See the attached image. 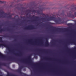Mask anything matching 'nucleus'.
<instances>
[{"mask_svg": "<svg viewBox=\"0 0 76 76\" xmlns=\"http://www.w3.org/2000/svg\"><path fill=\"white\" fill-rule=\"evenodd\" d=\"M47 21H50L53 20L55 21L56 24H61V23H64L65 22L63 21V19H61L60 18L58 17L57 18L54 17H50L49 18L46 19Z\"/></svg>", "mask_w": 76, "mask_h": 76, "instance_id": "nucleus-1", "label": "nucleus"}, {"mask_svg": "<svg viewBox=\"0 0 76 76\" xmlns=\"http://www.w3.org/2000/svg\"><path fill=\"white\" fill-rule=\"evenodd\" d=\"M31 55H30L28 57V58L26 59H19V61H20L21 62H22V63H30V64H31L33 66H35L37 64H34V63H33L32 62V60H31Z\"/></svg>", "mask_w": 76, "mask_h": 76, "instance_id": "nucleus-2", "label": "nucleus"}, {"mask_svg": "<svg viewBox=\"0 0 76 76\" xmlns=\"http://www.w3.org/2000/svg\"><path fill=\"white\" fill-rule=\"evenodd\" d=\"M50 28L52 29H56L55 31H53V32H57L58 30H60V31H63V30H64V31H69V30H68L67 28H56L55 27L53 26H50Z\"/></svg>", "mask_w": 76, "mask_h": 76, "instance_id": "nucleus-3", "label": "nucleus"}, {"mask_svg": "<svg viewBox=\"0 0 76 76\" xmlns=\"http://www.w3.org/2000/svg\"><path fill=\"white\" fill-rule=\"evenodd\" d=\"M76 44V41H75V39L73 38L72 41L68 42L65 45V47L66 49H67V50L69 51H71L72 50L68 48V47H67V45H69V44Z\"/></svg>", "mask_w": 76, "mask_h": 76, "instance_id": "nucleus-4", "label": "nucleus"}, {"mask_svg": "<svg viewBox=\"0 0 76 76\" xmlns=\"http://www.w3.org/2000/svg\"><path fill=\"white\" fill-rule=\"evenodd\" d=\"M35 29V28L33 25H31L24 28V29H26V30H31V29Z\"/></svg>", "mask_w": 76, "mask_h": 76, "instance_id": "nucleus-5", "label": "nucleus"}, {"mask_svg": "<svg viewBox=\"0 0 76 76\" xmlns=\"http://www.w3.org/2000/svg\"><path fill=\"white\" fill-rule=\"evenodd\" d=\"M1 46H4V47H6L8 50L10 51V48H9V47L7 44H6L4 43L2 44H0V47H1Z\"/></svg>", "mask_w": 76, "mask_h": 76, "instance_id": "nucleus-6", "label": "nucleus"}, {"mask_svg": "<svg viewBox=\"0 0 76 76\" xmlns=\"http://www.w3.org/2000/svg\"><path fill=\"white\" fill-rule=\"evenodd\" d=\"M23 67V66H21V67H20L18 69L15 70H14V72H18L20 74H22V68Z\"/></svg>", "mask_w": 76, "mask_h": 76, "instance_id": "nucleus-7", "label": "nucleus"}, {"mask_svg": "<svg viewBox=\"0 0 76 76\" xmlns=\"http://www.w3.org/2000/svg\"><path fill=\"white\" fill-rule=\"evenodd\" d=\"M31 18H35V19H36V20H32V22H37L38 21H39V20L38 19H39V18L37 16H35L34 15Z\"/></svg>", "mask_w": 76, "mask_h": 76, "instance_id": "nucleus-8", "label": "nucleus"}, {"mask_svg": "<svg viewBox=\"0 0 76 76\" xmlns=\"http://www.w3.org/2000/svg\"><path fill=\"white\" fill-rule=\"evenodd\" d=\"M66 16H68V17H70V18H75L76 17L75 15L74 16V15H73L72 14L70 13V12H69V13H67V15H65Z\"/></svg>", "mask_w": 76, "mask_h": 76, "instance_id": "nucleus-9", "label": "nucleus"}, {"mask_svg": "<svg viewBox=\"0 0 76 76\" xmlns=\"http://www.w3.org/2000/svg\"><path fill=\"white\" fill-rule=\"evenodd\" d=\"M45 39L46 41L45 42V44L44 45L45 47H48V46L50 45V44H49V43H48V42L47 40V38H46Z\"/></svg>", "mask_w": 76, "mask_h": 76, "instance_id": "nucleus-10", "label": "nucleus"}, {"mask_svg": "<svg viewBox=\"0 0 76 76\" xmlns=\"http://www.w3.org/2000/svg\"><path fill=\"white\" fill-rule=\"evenodd\" d=\"M0 14L1 15H7V13H5L3 11V10H0Z\"/></svg>", "mask_w": 76, "mask_h": 76, "instance_id": "nucleus-11", "label": "nucleus"}, {"mask_svg": "<svg viewBox=\"0 0 76 76\" xmlns=\"http://www.w3.org/2000/svg\"><path fill=\"white\" fill-rule=\"evenodd\" d=\"M37 51H43V52H45V51H47L48 50H46L45 49H37Z\"/></svg>", "mask_w": 76, "mask_h": 76, "instance_id": "nucleus-12", "label": "nucleus"}, {"mask_svg": "<svg viewBox=\"0 0 76 76\" xmlns=\"http://www.w3.org/2000/svg\"><path fill=\"white\" fill-rule=\"evenodd\" d=\"M26 12H28V13L27 14H26V15H28L29 13H31V12H32V11L31 10H28L26 11Z\"/></svg>", "mask_w": 76, "mask_h": 76, "instance_id": "nucleus-13", "label": "nucleus"}, {"mask_svg": "<svg viewBox=\"0 0 76 76\" xmlns=\"http://www.w3.org/2000/svg\"><path fill=\"white\" fill-rule=\"evenodd\" d=\"M6 30L5 29H2L0 30V33H2L3 32H4Z\"/></svg>", "mask_w": 76, "mask_h": 76, "instance_id": "nucleus-14", "label": "nucleus"}, {"mask_svg": "<svg viewBox=\"0 0 76 76\" xmlns=\"http://www.w3.org/2000/svg\"><path fill=\"white\" fill-rule=\"evenodd\" d=\"M0 42L4 43V42H3V40L2 39V37H0Z\"/></svg>", "mask_w": 76, "mask_h": 76, "instance_id": "nucleus-15", "label": "nucleus"}, {"mask_svg": "<svg viewBox=\"0 0 76 76\" xmlns=\"http://www.w3.org/2000/svg\"><path fill=\"white\" fill-rule=\"evenodd\" d=\"M4 37L6 38H13V37H14V36H12V37H10L9 36H5Z\"/></svg>", "mask_w": 76, "mask_h": 76, "instance_id": "nucleus-16", "label": "nucleus"}, {"mask_svg": "<svg viewBox=\"0 0 76 76\" xmlns=\"http://www.w3.org/2000/svg\"><path fill=\"white\" fill-rule=\"evenodd\" d=\"M6 65V64L4 63L0 64V69L1 68V66H5Z\"/></svg>", "mask_w": 76, "mask_h": 76, "instance_id": "nucleus-17", "label": "nucleus"}, {"mask_svg": "<svg viewBox=\"0 0 76 76\" xmlns=\"http://www.w3.org/2000/svg\"><path fill=\"white\" fill-rule=\"evenodd\" d=\"M38 12V11H37L35 10H33L31 11V12H32V13H37V12Z\"/></svg>", "mask_w": 76, "mask_h": 76, "instance_id": "nucleus-18", "label": "nucleus"}, {"mask_svg": "<svg viewBox=\"0 0 76 76\" xmlns=\"http://www.w3.org/2000/svg\"><path fill=\"white\" fill-rule=\"evenodd\" d=\"M48 23L50 25H55V24H56V23H51L50 22H48Z\"/></svg>", "mask_w": 76, "mask_h": 76, "instance_id": "nucleus-19", "label": "nucleus"}, {"mask_svg": "<svg viewBox=\"0 0 76 76\" xmlns=\"http://www.w3.org/2000/svg\"><path fill=\"white\" fill-rule=\"evenodd\" d=\"M13 54L14 55H15V56H19V54L14 53V52H13Z\"/></svg>", "mask_w": 76, "mask_h": 76, "instance_id": "nucleus-20", "label": "nucleus"}, {"mask_svg": "<svg viewBox=\"0 0 76 76\" xmlns=\"http://www.w3.org/2000/svg\"><path fill=\"white\" fill-rule=\"evenodd\" d=\"M42 38H41V39H40V41H41V45H42V44H43V43H42Z\"/></svg>", "mask_w": 76, "mask_h": 76, "instance_id": "nucleus-21", "label": "nucleus"}, {"mask_svg": "<svg viewBox=\"0 0 76 76\" xmlns=\"http://www.w3.org/2000/svg\"><path fill=\"white\" fill-rule=\"evenodd\" d=\"M0 56H1V57H3V54H2L0 52Z\"/></svg>", "mask_w": 76, "mask_h": 76, "instance_id": "nucleus-22", "label": "nucleus"}, {"mask_svg": "<svg viewBox=\"0 0 76 76\" xmlns=\"http://www.w3.org/2000/svg\"><path fill=\"white\" fill-rule=\"evenodd\" d=\"M5 17L4 15H1L0 16V18H4Z\"/></svg>", "mask_w": 76, "mask_h": 76, "instance_id": "nucleus-23", "label": "nucleus"}, {"mask_svg": "<svg viewBox=\"0 0 76 76\" xmlns=\"http://www.w3.org/2000/svg\"><path fill=\"white\" fill-rule=\"evenodd\" d=\"M4 1H0V3H4Z\"/></svg>", "mask_w": 76, "mask_h": 76, "instance_id": "nucleus-24", "label": "nucleus"}, {"mask_svg": "<svg viewBox=\"0 0 76 76\" xmlns=\"http://www.w3.org/2000/svg\"><path fill=\"white\" fill-rule=\"evenodd\" d=\"M7 68H8V69H10V66H9L7 67Z\"/></svg>", "mask_w": 76, "mask_h": 76, "instance_id": "nucleus-25", "label": "nucleus"}, {"mask_svg": "<svg viewBox=\"0 0 76 76\" xmlns=\"http://www.w3.org/2000/svg\"><path fill=\"white\" fill-rule=\"evenodd\" d=\"M9 18H12V15H10L9 16Z\"/></svg>", "mask_w": 76, "mask_h": 76, "instance_id": "nucleus-26", "label": "nucleus"}, {"mask_svg": "<svg viewBox=\"0 0 76 76\" xmlns=\"http://www.w3.org/2000/svg\"><path fill=\"white\" fill-rule=\"evenodd\" d=\"M19 53H20V56H21V55H22V53H21V52H20Z\"/></svg>", "mask_w": 76, "mask_h": 76, "instance_id": "nucleus-27", "label": "nucleus"}, {"mask_svg": "<svg viewBox=\"0 0 76 76\" xmlns=\"http://www.w3.org/2000/svg\"><path fill=\"white\" fill-rule=\"evenodd\" d=\"M34 58H37V56H34Z\"/></svg>", "mask_w": 76, "mask_h": 76, "instance_id": "nucleus-28", "label": "nucleus"}, {"mask_svg": "<svg viewBox=\"0 0 76 76\" xmlns=\"http://www.w3.org/2000/svg\"><path fill=\"white\" fill-rule=\"evenodd\" d=\"M0 74H2V72H0Z\"/></svg>", "mask_w": 76, "mask_h": 76, "instance_id": "nucleus-29", "label": "nucleus"}, {"mask_svg": "<svg viewBox=\"0 0 76 76\" xmlns=\"http://www.w3.org/2000/svg\"><path fill=\"white\" fill-rule=\"evenodd\" d=\"M7 31H10V29H7Z\"/></svg>", "mask_w": 76, "mask_h": 76, "instance_id": "nucleus-30", "label": "nucleus"}, {"mask_svg": "<svg viewBox=\"0 0 76 76\" xmlns=\"http://www.w3.org/2000/svg\"><path fill=\"white\" fill-rule=\"evenodd\" d=\"M1 26H0V29H1Z\"/></svg>", "mask_w": 76, "mask_h": 76, "instance_id": "nucleus-31", "label": "nucleus"}, {"mask_svg": "<svg viewBox=\"0 0 76 76\" xmlns=\"http://www.w3.org/2000/svg\"><path fill=\"white\" fill-rule=\"evenodd\" d=\"M12 27H13L14 28L15 27V26H12Z\"/></svg>", "mask_w": 76, "mask_h": 76, "instance_id": "nucleus-32", "label": "nucleus"}, {"mask_svg": "<svg viewBox=\"0 0 76 76\" xmlns=\"http://www.w3.org/2000/svg\"><path fill=\"white\" fill-rule=\"evenodd\" d=\"M48 38H50V37H51L50 36H48Z\"/></svg>", "mask_w": 76, "mask_h": 76, "instance_id": "nucleus-33", "label": "nucleus"}, {"mask_svg": "<svg viewBox=\"0 0 76 76\" xmlns=\"http://www.w3.org/2000/svg\"><path fill=\"white\" fill-rule=\"evenodd\" d=\"M27 21V22H29V21H30V20H28Z\"/></svg>", "mask_w": 76, "mask_h": 76, "instance_id": "nucleus-34", "label": "nucleus"}, {"mask_svg": "<svg viewBox=\"0 0 76 76\" xmlns=\"http://www.w3.org/2000/svg\"><path fill=\"white\" fill-rule=\"evenodd\" d=\"M42 20H45V19L42 18Z\"/></svg>", "mask_w": 76, "mask_h": 76, "instance_id": "nucleus-35", "label": "nucleus"}, {"mask_svg": "<svg viewBox=\"0 0 76 76\" xmlns=\"http://www.w3.org/2000/svg\"><path fill=\"white\" fill-rule=\"evenodd\" d=\"M75 10H76V7H75Z\"/></svg>", "mask_w": 76, "mask_h": 76, "instance_id": "nucleus-36", "label": "nucleus"}, {"mask_svg": "<svg viewBox=\"0 0 76 76\" xmlns=\"http://www.w3.org/2000/svg\"><path fill=\"white\" fill-rule=\"evenodd\" d=\"M15 41H16V39H15Z\"/></svg>", "mask_w": 76, "mask_h": 76, "instance_id": "nucleus-37", "label": "nucleus"}, {"mask_svg": "<svg viewBox=\"0 0 76 76\" xmlns=\"http://www.w3.org/2000/svg\"><path fill=\"white\" fill-rule=\"evenodd\" d=\"M2 75H0V76H2Z\"/></svg>", "mask_w": 76, "mask_h": 76, "instance_id": "nucleus-38", "label": "nucleus"}, {"mask_svg": "<svg viewBox=\"0 0 76 76\" xmlns=\"http://www.w3.org/2000/svg\"><path fill=\"white\" fill-rule=\"evenodd\" d=\"M9 59H10V58H8V59H7V60H9Z\"/></svg>", "mask_w": 76, "mask_h": 76, "instance_id": "nucleus-39", "label": "nucleus"}, {"mask_svg": "<svg viewBox=\"0 0 76 76\" xmlns=\"http://www.w3.org/2000/svg\"><path fill=\"white\" fill-rule=\"evenodd\" d=\"M39 25V24H37V25Z\"/></svg>", "mask_w": 76, "mask_h": 76, "instance_id": "nucleus-40", "label": "nucleus"}, {"mask_svg": "<svg viewBox=\"0 0 76 76\" xmlns=\"http://www.w3.org/2000/svg\"><path fill=\"white\" fill-rule=\"evenodd\" d=\"M25 20H24V21H23V22H25Z\"/></svg>", "mask_w": 76, "mask_h": 76, "instance_id": "nucleus-41", "label": "nucleus"}, {"mask_svg": "<svg viewBox=\"0 0 76 76\" xmlns=\"http://www.w3.org/2000/svg\"><path fill=\"white\" fill-rule=\"evenodd\" d=\"M24 70H26V69H24Z\"/></svg>", "mask_w": 76, "mask_h": 76, "instance_id": "nucleus-42", "label": "nucleus"}, {"mask_svg": "<svg viewBox=\"0 0 76 76\" xmlns=\"http://www.w3.org/2000/svg\"><path fill=\"white\" fill-rule=\"evenodd\" d=\"M23 18H25V17H24Z\"/></svg>", "mask_w": 76, "mask_h": 76, "instance_id": "nucleus-43", "label": "nucleus"}, {"mask_svg": "<svg viewBox=\"0 0 76 76\" xmlns=\"http://www.w3.org/2000/svg\"><path fill=\"white\" fill-rule=\"evenodd\" d=\"M27 18H29V17H27Z\"/></svg>", "mask_w": 76, "mask_h": 76, "instance_id": "nucleus-44", "label": "nucleus"}, {"mask_svg": "<svg viewBox=\"0 0 76 76\" xmlns=\"http://www.w3.org/2000/svg\"><path fill=\"white\" fill-rule=\"evenodd\" d=\"M25 75H26V74H25Z\"/></svg>", "mask_w": 76, "mask_h": 76, "instance_id": "nucleus-45", "label": "nucleus"}, {"mask_svg": "<svg viewBox=\"0 0 76 76\" xmlns=\"http://www.w3.org/2000/svg\"><path fill=\"white\" fill-rule=\"evenodd\" d=\"M75 58H76V57H75Z\"/></svg>", "mask_w": 76, "mask_h": 76, "instance_id": "nucleus-46", "label": "nucleus"}]
</instances>
